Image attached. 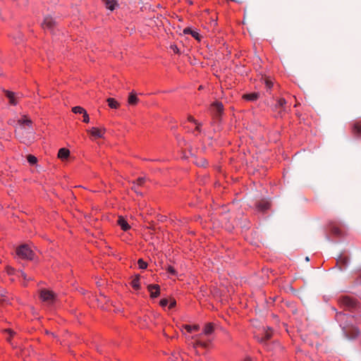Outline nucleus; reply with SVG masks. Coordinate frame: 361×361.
<instances>
[{"mask_svg": "<svg viewBox=\"0 0 361 361\" xmlns=\"http://www.w3.org/2000/svg\"><path fill=\"white\" fill-rule=\"evenodd\" d=\"M40 298L43 302L50 305L54 302L56 295L52 291L44 289L40 291Z\"/></svg>", "mask_w": 361, "mask_h": 361, "instance_id": "3", "label": "nucleus"}, {"mask_svg": "<svg viewBox=\"0 0 361 361\" xmlns=\"http://www.w3.org/2000/svg\"><path fill=\"white\" fill-rule=\"evenodd\" d=\"M166 269L171 275L176 276L177 274L176 269L171 265H167Z\"/></svg>", "mask_w": 361, "mask_h": 361, "instance_id": "30", "label": "nucleus"}, {"mask_svg": "<svg viewBox=\"0 0 361 361\" xmlns=\"http://www.w3.org/2000/svg\"><path fill=\"white\" fill-rule=\"evenodd\" d=\"M118 224L125 231H128L130 228V225L128 224V222L126 221V219L124 218H123L122 216H119V218L118 219Z\"/></svg>", "mask_w": 361, "mask_h": 361, "instance_id": "14", "label": "nucleus"}, {"mask_svg": "<svg viewBox=\"0 0 361 361\" xmlns=\"http://www.w3.org/2000/svg\"><path fill=\"white\" fill-rule=\"evenodd\" d=\"M211 111L216 119H219L224 112V106L221 102H216L212 104Z\"/></svg>", "mask_w": 361, "mask_h": 361, "instance_id": "4", "label": "nucleus"}, {"mask_svg": "<svg viewBox=\"0 0 361 361\" xmlns=\"http://www.w3.org/2000/svg\"><path fill=\"white\" fill-rule=\"evenodd\" d=\"M105 131L106 129L104 128H99L92 127V128L87 130V133H89L92 136L96 138H100L103 137Z\"/></svg>", "mask_w": 361, "mask_h": 361, "instance_id": "7", "label": "nucleus"}, {"mask_svg": "<svg viewBox=\"0 0 361 361\" xmlns=\"http://www.w3.org/2000/svg\"><path fill=\"white\" fill-rule=\"evenodd\" d=\"M214 331V326L212 323H208L205 325L204 329V334L205 335H209Z\"/></svg>", "mask_w": 361, "mask_h": 361, "instance_id": "20", "label": "nucleus"}, {"mask_svg": "<svg viewBox=\"0 0 361 361\" xmlns=\"http://www.w3.org/2000/svg\"><path fill=\"white\" fill-rule=\"evenodd\" d=\"M16 253L20 259L27 260H32L35 255L34 252L26 244H23L18 246L16 250Z\"/></svg>", "mask_w": 361, "mask_h": 361, "instance_id": "2", "label": "nucleus"}, {"mask_svg": "<svg viewBox=\"0 0 361 361\" xmlns=\"http://www.w3.org/2000/svg\"><path fill=\"white\" fill-rule=\"evenodd\" d=\"M195 124L197 125L195 130L200 132L201 130V129H200L201 123H199L197 122V123H195Z\"/></svg>", "mask_w": 361, "mask_h": 361, "instance_id": "41", "label": "nucleus"}, {"mask_svg": "<svg viewBox=\"0 0 361 361\" xmlns=\"http://www.w3.org/2000/svg\"><path fill=\"white\" fill-rule=\"evenodd\" d=\"M27 161L30 164H35L37 161V157H35L34 155H32V154H29L27 156Z\"/></svg>", "mask_w": 361, "mask_h": 361, "instance_id": "26", "label": "nucleus"}, {"mask_svg": "<svg viewBox=\"0 0 361 361\" xmlns=\"http://www.w3.org/2000/svg\"><path fill=\"white\" fill-rule=\"evenodd\" d=\"M106 6L108 9L111 11H114L117 6V4L114 1L106 0L105 1Z\"/></svg>", "mask_w": 361, "mask_h": 361, "instance_id": "21", "label": "nucleus"}, {"mask_svg": "<svg viewBox=\"0 0 361 361\" xmlns=\"http://www.w3.org/2000/svg\"><path fill=\"white\" fill-rule=\"evenodd\" d=\"M138 185L135 183V182H133V186H132V190H134L137 194L140 195H142V192H139L138 190Z\"/></svg>", "mask_w": 361, "mask_h": 361, "instance_id": "32", "label": "nucleus"}, {"mask_svg": "<svg viewBox=\"0 0 361 361\" xmlns=\"http://www.w3.org/2000/svg\"><path fill=\"white\" fill-rule=\"evenodd\" d=\"M107 102L109 107L111 109H117L119 106V103L114 98L107 99Z\"/></svg>", "mask_w": 361, "mask_h": 361, "instance_id": "19", "label": "nucleus"}, {"mask_svg": "<svg viewBox=\"0 0 361 361\" xmlns=\"http://www.w3.org/2000/svg\"><path fill=\"white\" fill-rule=\"evenodd\" d=\"M56 25L55 20L50 16L44 18L42 27L44 30H52Z\"/></svg>", "mask_w": 361, "mask_h": 361, "instance_id": "5", "label": "nucleus"}, {"mask_svg": "<svg viewBox=\"0 0 361 361\" xmlns=\"http://www.w3.org/2000/svg\"><path fill=\"white\" fill-rule=\"evenodd\" d=\"M18 127L15 130L16 137L25 145L31 144L35 139L32 121L26 116H24L18 120Z\"/></svg>", "mask_w": 361, "mask_h": 361, "instance_id": "1", "label": "nucleus"}, {"mask_svg": "<svg viewBox=\"0 0 361 361\" xmlns=\"http://www.w3.org/2000/svg\"><path fill=\"white\" fill-rule=\"evenodd\" d=\"M183 33L185 35H191L194 38H195L198 41L200 40L201 37L200 34L197 32L192 30L190 27H185L183 30Z\"/></svg>", "mask_w": 361, "mask_h": 361, "instance_id": "12", "label": "nucleus"}, {"mask_svg": "<svg viewBox=\"0 0 361 361\" xmlns=\"http://www.w3.org/2000/svg\"><path fill=\"white\" fill-rule=\"evenodd\" d=\"M146 180L147 178L145 177H140L138 178L135 182L138 186H143L146 182Z\"/></svg>", "mask_w": 361, "mask_h": 361, "instance_id": "27", "label": "nucleus"}, {"mask_svg": "<svg viewBox=\"0 0 361 361\" xmlns=\"http://www.w3.org/2000/svg\"><path fill=\"white\" fill-rule=\"evenodd\" d=\"M244 361H251L250 357H247Z\"/></svg>", "mask_w": 361, "mask_h": 361, "instance_id": "44", "label": "nucleus"}, {"mask_svg": "<svg viewBox=\"0 0 361 361\" xmlns=\"http://www.w3.org/2000/svg\"><path fill=\"white\" fill-rule=\"evenodd\" d=\"M243 97L248 101H255L258 99L259 94L256 92H252L250 94H244Z\"/></svg>", "mask_w": 361, "mask_h": 361, "instance_id": "17", "label": "nucleus"}, {"mask_svg": "<svg viewBox=\"0 0 361 361\" xmlns=\"http://www.w3.org/2000/svg\"><path fill=\"white\" fill-rule=\"evenodd\" d=\"M139 281H140V276L137 275L131 281L132 286L136 290H138L140 287Z\"/></svg>", "mask_w": 361, "mask_h": 361, "instance_id": "22", "label": "nucleus"}, {"mask_svg": "<svg viewBox=\"0 0 361 361\" xmlns=\"http://www.w3.org/2000/svg\"><path fill=\"white\" fill-rule=\"evenodd\" d=\"M159 303H160V305H161V307H165V306H166V305H168V303H169V300H168L167 299H165V298H164V299H161V300H160V302H159Z\"/></svg>", "mask_w": 361, "mask_h": 361, "instance_id": "34", "label": "nucleus"}, {"mask_svg": "<svg viewBox=\"0 0 361 361\" xmlns=\"http://www.w3.org/2000/svg\"><path fill=\"white\" fill-rule=\"evenodd\" d=\"M6 293H0V304L3 305L4 303L8 302V298L6 295Z\"/></svg>", "mask_w": 361, "mask_h": 361, "instance_id": "25", "label": "nucleus"}, {"mask_svg": "<svg viewBox=\"0 0 361 361\" xmlns=\"http://www.w3.org/2000/svg\"><path fill=\"white\" fill-rule=\"evenodd\" d=\"M183 327L188 332H191L192 330L197 331L200 329V326L199 325L190 326V325H188V324H185V325L183 326Z\"/></svg>", "mask_w": 361, "mask_h": 361, "instance_id": "23", "label": "nucleus"}, {"mask_svg": "<svg viewBox=\"0 0 361 361\" xmlns=\"http://www.w3.org/2000/svg\"><path fill=\"white\" fill-rule=\"evenodd\" d=\"M137 264L140 269H145L147 267V264L142 259H140L137 261Z\"/></svg>", "mask_w": 361, "mask_h": 361, "instance_id": "28", "label": "nucleus"}, {"mask_svg": "<svg viewBox=\"0 0 361 361\" xmlns=\"http://www.w3.org/2000/svg\"><path fill=\"white\" fill-rule=\"evenodd\" d=\"M139 102V99L137 97V94L135 92H131L129 94L128 102L130 105L135 106Z\"/></svg>", "mask_w": 361, "mask_h": 361, "instance_id": "11", "label": "nucleus"}, {"mask_svg": "<svg viewBox=\"0 0 361 361\" xmlns=\"http://www.w3.org/2000/svg\"><path fill=\"white\" fill-rule=\"evenodd\" d=\"M309 260H310L309 257H305V261L308 262Z\"/></svg>", "mask_w": 361, "mask_h": 361, "instance_id": "45", "label": "nucleus"}, {"mask_svg": "<svg viewBox=\"0 0 361 361\" xmlns=\"http://www.w3.org/2000/svg\"><path fill=\"white\" fill-rule=\"evenodd\" d=\"M265 84L268 89H271V87L273 86L272 82L268 79L265 80Z\"/></svg>", "mask_w": 361, "mask_h": 361, "instance_id": "36", "label": "nucleus"}, {"mask_svg": "<svg viewBox=\"0 0 361 361\" xmlns=\"http://www.w3.org/2000/svg\"><path fill=\"white\" fill-rule=\"evenodd\" d=\"M18 276L23 277L25 280H27V276L25 273L23 271H18Z\"/></svg>", "mask_w": 361, "mask_h": 361, "instance_id": "35", "label": "nucleus"}, {"mask_svg": "<svg viewBox=\"0 0 361 361\" xmlns=\"http://www.w3.org/2000/svg\"><path fill=\"white\" fill-rule=\"evenodd\" d=\"M271 332L267 331L266 332H264L262 336H257L256 338L259 342L265 343L267 341L269 340L271 338Z\"/></svg>", "mask_w": 361, "mask_h": 361, "instance_id": "13", "label": "nucleus"}, {"mask_svg": "<svg viewBox=\"0 0 361 361\" xmlns=\"http://www.w3.org/2000/svg\"><path fill=\"white\" fill-rule=\"evenodd\" d=\"M257 209L260 212H265L270 207V202L268 200H262L256 204Z\"/></svg>", "mask_w": 361, "mask_h": 361, "instance_id": "9", "label": "nucleus"}, {"mask_svg": "<svg viewBox=\"0 0 361 361\" xmlns=\"http://www.w3.org/2000/svg\"><path fill=\"white\" fill-rule=\"evenodd\" d=\"M286 104V101L283 98H280L277 100V102L275 105V109H282L283 111L285 110V105Z\"/></svg>", "mask_w": 361, "mask_h": 361, "instance_id": "18", "label": "nucleus"}, {"mask_svg": "<svg viewBox=\"0 0 361 361\" xmlns=\"http://www.w3.org/2000/svg\"><path fill=\"white\" fill-rule=\"evenodd\" d=\"M188 121L194 123H197V121L191 116H188Z\"/></svg>", "mask_w": 361, "mask_h": 361, "instance_id": "39", "label": "nucleus"}, {"mask_svg": "<svg viewBox=\"0 0 361 361\" xmlns=\"http://www.w3.org/2000/svg\"><path fill=\"white\" fill-rule=\"evenodd\" d=\"M6 331L9 333L10 336H12L15 334V332H13V331L12 330H11V329H6Z\"/></svg>", "mask_w": 361, "mask_h": 361, "instance_id": "42", "label": "nucleus"}, {"mask_svg": "<svg viewBox=\"0 0 361 361\" xmlns=\"http://www.w3.org/2000/svg\"><path fill=\"white\" fill-rule=\"evenodd\" d=\"M195 164L199 166H205L207 165V161L204 159H200L197 160Z\"/></svg>", "mask_w": 361, "mask_h": 361, "instance_id": "31", "label": "nucleus"}, {"mask_svg": "<svg viewBox=\"0 0 361 361\" xmlns=\"http://www.w3.org/2000/svg\"><path fill=\"white\" fill-rule=\"evenodd\" d=\"M83 122L85 123H88L90 121V118H89V115L87 114V111H85L84 114H83Z\"/></svg>", "mask_w": 361, "mask_h": 361, "instance_id": "33", "label": "nucleus"}, {"mask_svg": "<svg viewBox=\"0 0 361 361\" xmlns=\"http://www.w3.org/2000/svg\"><path fill=\"white\" fill-rule=\"evenodd\" d=\"M72 111L75 114H84L86 111L81 106H77L72 109Z\"/></svg>", "mask_w": 361, "mask_h": 361, "instance_id": "24", "label": "nucleus"}, {"mask_svg": "<svg viewBox=\"0 0 361 361\" xmlns=\"http://www.w3.org/2000/svg\"><path fill=\"white\" fill-rule=\"evenodd\" d=\"M333 232L336 235L339 234V231L338 228H334Z\"/></svg>", "mask_w": 361, "mask_h": 361, "instance_id": "43", "label": "nucleus"}, {"mask_svg": "<svg viewBox=\"0 0 361 361\" xmlns=\"http://www.w3.org/2000/svg\"><path fill=\"white\" fill-rule=\"evenodd\" d=\"M353 133L355 136H361V123H355L353 126Z\"/></svg>", "mask_w": 361, "mask_h": 361, "instance_id": "15", "label": "nucleus"}, {"mask_svg": "<svg viewBox=\"0 0 361 361\" xmlns=\"http://www.w3.org/2000/svg\"><path fill=\"white\" fill-rule=\"evenodd\" d=\"M6 97L8 99L9 103L11 105L16 106L18 104V99L20 98L15 92L9 90H4Z\"/></svg>", "mask_w": 361, "mask_h": 361, "instance_id": "6", "label": "nucleus"}, {"mask_svg": "<svg viewBox=\"0 0 361 361\" xmlns=\"http://www.w3.org/2000/svg\"><path fill=\"white\" fill-rule=\"evenodd\" d=\"M7 271H8V274L11 275V274H14V271H14V269H12V268H8V270H7Z\"/></svg>", "mask_w": 361, "mask_h": 361, "instance_id": "40", "label": "nucleus"}, {"mask_svg": "<svg viewBox=\"0 0 361 361\" xmlns=\"http://www.w3.org/2000/svg\"><path fill=\"white\" fill-rule=\"evenodd\" d=\"M341 301L343 305L348 307H354L356 305L355 301L348 296L343 297Z\"/></svg>", "mask_w": 361, "mask_h": 361, "instance_id": "10", "label": "nucleus"}, {"mask_svg": "<svg viewBox=\"0 0 361 361\" xmlns=\"http://www.w3.org/2000/svg\"><path fill=\"white\" fill-rule=\"evenodd\" d=\"M198 346H201L202 348H207L208 346V344L207 343H204V342H202V341H197L193 344V347L196 348Z\"/></svg>", "mask_w": 361, "mask_h": 361, "instance_id": "29", "label": "nucleus"}, {"mask_svg": "<svg viewBox=\"0 0 361 361\" xmlns=\"http://www.w3.org/2000/svg\"><path fill=\"white\" fill-rule=\"evenodd\" d=\"M148 291L150 293L151 298H157L159 295V286L157 284H151L147 286Z\"/></svg>", "mask_w": 361, "mask_h": 361, "instance_id": "8", "label": "nucleus"}, {"mask_svg": "<svg viewBox=\"0 0 361 361\" xmlns=\"http://www.w3.org/2000/svg\"><path fill=\"white\" fill-rule=\"evenodd\" d=\"M171 49L175 52V53H178L179 52V50L178 49V47L176 46V45H171Z\"/></svg>", "mask_w": 361, "mask_h": 361, "instance_id": "38", "label": "nucleus"}, {"mask_svg": "<svg viewBox=\"0 0 361 361\" xmlns=\"http://www.w3.org/2000/svg\"><path fill=\"white\" fill-rule=\"evenodd\" d=\"M354 331H355V334L357 335L359 331L357 329H354Z\"/></svg>", "mask_w": 361, "mask_h": 361, "instance_id": "46", "label": "nucleus"}, {"mask_svg": "<svg viewBox=\"0 0 361 361\" xmlns=\"http://www.w3.org/2000/svg\"><path fill=\"white\" fill-rule=\"evenodd\" d=\"M176 304V300L174 299H171L169 306V309L174 307Z\"/></svg>", "mask_w": 361, "mask_h": 361, "instance_id": "37", "label": "nucleus"}, {"mask_svg": "<svg viewBox=\"0 0 361 361\" xmlns=\"http://www.w3.org/2000/svg\"><path fill=\"white\" fill-rule=\"evenodd\" d=\"M69 154H70V152L68 149L61 148L59 150L58 157L60 159H66L68 157Z\"/></svg>", "mask_w": 361, "mask_h": 361, "instance_id": "16", "label": "nucleus"}]
</instances>
